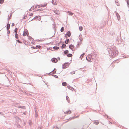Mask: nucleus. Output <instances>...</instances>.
<instances>
[{
  "mask_svg": "<svg viewBox=\"0 0 129 129\" xmlns=\"http://www.w3.org/2000/svg\"><path fill=\"white\" fill-rule=\"evenodd\" d=\"M39 18V20H41V18L39 16H36V17H35L34 18V19H37V18Z\"/></svg>",
  "mask_w": 129,
  "mask_h": 129,
  "instance_id": "12",
  "label": "nucleus"
},
{
  "mask_svg": "<svg viewBox=\"0 0 129 129\" xmlns=\"http://www.w3.org/2000/svg\"><path fill=\"white\" fill-rule=\"evenodd\" d=\"M14 25H15V24L14 23H12V26H14Z\"/></svg>",
  "mask_w": 129,
  "mask_h": 129,
  "instance_id": "34",
  "label": "nucleus"
},
{
  "mask_svg": "<svg viewBox=\"0 0 129 129\" xmlns=\"http://www.w3.org/2000/svg\"><path fill=\"white\" fill-rule=\"evenodd\" d=\"M64 30V28L63 27H62L60 31L61 32L63 31Z\"/></svg>",
  "mask_w": 129,
  "mask_h": 129,
  "instance_id": "20",
  "label": "nucleus"
},
{
  "mask_svg": "<svg viewBox=\"0 0 129 129\" xmlns=\"http://www.w3.org/2000/svg\"><path fill=\"white\" fill-rule=\"evenodd\" d=\"M66 46V45L65 44H63L61 48L62 49H63Z\"/></svg>",
  "mask_w": 129,
  "mask_h": 129,
  "instance_id": "16",
  "label": "nucleus"
},
{
  "mask_svg": "<svg viewBox=\"0 0 129 129\" xmlns=\"http://www.w3.org/2000/svg\"><path fill=\"white\" fill-rule=\"evenodd\" d=\"M68 13L69 15H72L73 14V13L70 11H68Z\"/></svg>",
  "mask_w": 129,
  "mask_h": 129,
  "instance_id": "18",
  "label": "nucleus"
},
{
  "mask_svg": "<svg viewBox=\"0 0 129 129\" xmlns=\"http://www.w3.org/2000/svg\"><path fill=\"white\" fill-rule=\"evenodd\" d=\"M1 12H0V14H1Z\"/></svg>",
  "mask_w": 129,
  "mask_h": 129,
  "instance_id": "38",
  "label": "nucleus"
},
{
  "mask_svg": "<svg viewBox=\"0 0 129 129\" xmlns=\"http://www.w3.org/2000/svg\"><path fill=\"white\" fill-rule=\"evenodd\" d=\"M53 72L54 73H54H55V71H53Z\"/></svg>",
  "mask_w": 129,
  "mask_h": 129,
  "instance_id": "36",
  "label": "nucleus"
},
{
  "mask_svg": "<svg viewBox=\"0 0 129 129\" xmlns=\"http://www.w3.org/2000/svg\"><path fill=\"white\" fill-rule=\"evenodd\" d=\"M84 53H83L82 54L81 56H84Z\"/></svg>",
  "mask_w": 129,
  "mask_h": 129,
  "instance_id": "32",
  "label": "nucleus"
},
{
  "mask_svg": "<svg viewBox=\"0 0 129 129\" xmlns=\"http://www.w3.org/2000/svg\"><path fill=\"white\" fill-rule=\"evenodd\" d=\"M62 85L64 86H66L67 84L66 82H63L62 83Z\"/></svg>",
  "mask_w": 129,
  "mask_h": 129,
  "instance_id": "14",
  "label": "nucleus"
},
{
  "mask_svg": "<svg viewBox=\"0 0 129 129\" xmlns=\"http://www.w3.org/2000/svg\"><path fill=\"white\" fill-rule=\"evenodd\" d=\"M69 66V63H64L63 66V68L65 69L68 67Z\"/></svg>",
  "mask_w": 129,
  "mask_h": 129,
  "instance_id": "2",
  "label": "nucleus"
},
{
  "mask_svg": "<svg viewBox=\"0 0 129 129\" xmlns=\"http://www.w3.org/2000/svg\"><path fill=\"white\" fill-rule=\"evenodd\" d=\"M79 39L81 41H82L83 39L82 38V36L81 35H79Z\"/></svg>",
  "mask_w": 129,
  "mask_h": 129,
  "instance_id": "8",
  "label": "nucleus"
},
{
  "mask_svg": "<svg viewBox=\"0 0 129 129\" xmlns=\"http://www.w3.org/2000/svg\"><path fill=\"white\" fill-rule=\"evenodd\" d=\"M47 4L46 3H45L44 5H41V7H44L46 6L47 5Z\"/></svg>",
  "mask_w": 129,
  "mask_h": 129,
  "instance_id": "21",
  "label": "nucleus"
},
{
  "mask_svg": "<svg viewBox=\"0 0 129 129\" xmlns=\"http://www.w3.org/2000/svg\"><path fill=\"white\" fill-rule=\"evenodd\" d=\"M33 48H34V49H36V48H36V47H33Z\"/></svg>",
  "mask_w": 129,
  "mask_h": 129,
  "instance_id": "35",
  "label": "nucleus"
},
{
  "mask_svg": "<svg viewBox=\"0 0 129 129\" xmlns=\"http://www.w3.org/2000/svg\"><path fill=\"white\" fill-rule=\"evenodd\" d=\"M33 15V14L32 13H30V15H29L30 16H32Z\"/></svg>",
  "mask_w": 129,
  "mask_h": 129,
  "instance_id": "33",
  "label": "nucleus"
},
{
  "mask_svg": "<svg viewBox=\"0 0 129 129\" xmlns=\"http://www.w3.org/2000/svg\"><path fill=\"white\" fill-rule=\"evenodd\" d=\"M68 52H69L68 51V50H66L65 51H64V53L65 54L68 53Z\"/></svg>",
  "mask_w": 129,
  "mask_h": 129,
  "instance_id": "26",
  "label": "nucleus"
},
{
  "mask_svg": "<svg viewBox=\"0 0 129 129\" xmlns=\"http://www.w3.org/2000/svg\"><path fill=\"white\" fill-rule=\"evenodd\" d=\"M69 39H67L65 41V43L66 44H68L69 42Z\"/></svg>",
  "mask_w": 129,
  "mask_h": 129,
  "instance_id": "17",
  "label": "nucleus"
},
{
  "mask_svg": "<svg viewBox=\"0 0 129 129\" xmlns=\"http://www.w3.org/2000/svg\"><path fill=\"white\" fill-rule=\"evenodd\" d=\"M52 3L54 5H56L57 4V3L56 1H55V2L54 1H52Z\"/></svg>",
  "mask_w": 129,
  "mask_h": 129,
  "instance_id": "10",
  "label": "nucleus"
},
{
  "mask_svg": "<svg viewBox=\"0 0 129 129\" xmlns=\"http://www.w3.org/2000/svg\"><path fill=\"white\" fill-rule=\"evenodd\" d=\"M66 99L67 100V101L69 102V101L68 100V99L69 100V98L68 96H67L66 97Z\"/></svg>",
  "mask_w": 129,
  "mask_h": 129,
  "instance_id": "30",
  "label": "nucleus"
},
{
  "mask_svg": "<svg viewBox=\"0 0 129 129\" xmlns=\"http://www.w3.org/2000/svg\"><path fill=\"white\" fill-rule=\"evenodd\" d=\"M53 48L54 50H58L59 49V47H58L54 46L53 47Z\"/></svg>",
  "mask_w": 129,
  "mask_h": 129,
  "instance_id": "13",
  "label": "nucleus"
},
{
  "mask_svg": "<svg viewBox=\"0 0 129 129\" xmlns=\"http://www.w3.org/2000/svg\"><path fill=\"white\" fill-rule=\"evenodd\" d=\"M52 61L56 63L57 61V60L55 58H53L51 59Z\"/></svg>",
  "mask_w": 129,
  "mask_h": 129,
  "instance_id": "3",
  "label": "nucleus"
},
{
  "mask_svg": "<svg viewBox=\"0 0 129 129\" xmlns=\"http://www.w3.org/2000/svg\"><path fill=\"white\" fill-rule=\"evenodd\" d=\"M69 47L70 49H71L72 50H73L74 49V46L72 44L70 45H69Z\"/></svg>",
  "mask_w": 129,
  "mask_h": 129,
  "instance_id": "6",
  "label": "nucleus"
},
{
  "mask_svg": "<svg viewBox=\"0 0 129 129\" xmlns=\"http://www.w3.org/2000/svg\"><path fill=\"white\" fill-rule=\"evenodd\" d=\"M4 1V0H0V4H2Z\"/></svg>",
  "mask_w": 129,
  "mask_h": 129,
  "instance_id": "25",
  "label": "nucleus"
},
{
  "mask_svg": "<svg viewBox=\"0 0 129 129\" xmlns=\"http://www.w3.org/2000/svg\"><path fill=\"white\" fill-rule=\"evenodd\" d=\"M37 48H39V49H41V46H36Z\"/></svg>",
  "mask_w": 129,
  "mask_h": 129,
  "instance_id": "24",
  "label": "nucleus"
},
{
  "mask_svg": "<svg viewBox=\"0 0 129 129\" xmlns=\"http://www.w3.org/2000/svg\"><path fill=\"white\" fill-rule=\"evenodd\" d=\"M28 31L26 29H24L23 34V36H28Z\"/></svg>",
  "mask_w": 129,
  "mask_h": 129,
  "instance_id": "1",
  "label": "nucleus"
},
{
  "mask_svg": "<svg viewBox=\"0 0 129 129\" xmlns=\"http://www.w3.org/2000/svg\"><path fill=\"white\" fill-rule=\"evenodd\" d=\"M15 37L16 39H18V34L17 33H16L15 35Z\"/></svg>",
  "mask_w": 129,
  "mask_h": 129,
  "instance_id": "22",
  "label": "nucleus"
},
{
  "mask_svg": "<svg viewBox=\"0 0 129 129\" xmlns=\"http://www.w3.org/2000/svg\"><path fill=\"white\" fill-rule=\"evenodd\" d=\"M40 6L38 5H36L35 7L36 8H39Z\"/></svg>",
  "mask_w": 129,
  "mask_h": 129,
  "instance_id": "28",
  "label": "nucleus"
},
{
  "mask_svg": "<svg viewBox=\"0 0 129 129\" xmlns=\"http://www.w3.org/2000/svg\"><path fill=\"white\" fill-rule=\"evenodd\" d=\"M72 56V55L71 54H69L67 56Z\"/></svg>",
  "mask_w": 129,
  "mask_h": 129,
  "instance_id": "27",
  "label": "nucleus"
},
{
  "mask_svg": "<svg viewBox=\"0 0 129 129\" xmlns=\"http://www.w3.org/2000/svg\"><path fill=\"white\" fill-rule=\"evenodd\" d=\"M17 41L19 43H22L21 42V41H19V40H18Z\"/></svg>",
  "mask_w": 129,
  "mask_h": 129,
  "instance_id": "31",
  "label": "nucleus"
},
{
  "mask_svg": "<svg viewBox=\"0 0 129 129\" xmlns=\"http://www.w3.org/2000/svg\"><path fill=\"white\" fill-rule=\"evenodd\" d=\"M70 73L72 74H75V72L74 71H72L70 72Z\"/></svg>",
  "mask_w": 129,
  "mask_h": 129,
  "instance_id": "23",
  "label": "nucleus"
},
{
  "mask_svg": "<svg viewBox=\"0 0 129 129\" xmlns=\"http://www.w3.org/2000/svg\"><path fill=\"white\" fill-rule=\"evenodd\" d=\"M28 39L29 40L31 41H32L33 40V39L30 37H28Z\"/></svg>",
  "mask_w": 129,
  "mask_h": 129,
  "instance_id": "15",
  "label": "nucleus"
},
{
  "mask_svg": "<svg viewBox=\"0 0 129 129\" xmlns=\"http://www.w3.org/2000/svg\"><path fill=\"white\" fill-rule=\"evenodd\" d=\"M71 35V33L70 31H68L67 33V34H66L65 37L66 38H67V36H68V37H70Z\"/></svg>",
  "mask_w": 129,
  "mask_h": 129,
  "instance_id": "4",
  "label": "nucleus"
},
{
  "mask_svg": "<svg viewBox=\"0 0 129 129\" xmlns=\"http://www.w3.org/2000/svg\"><path fill=\"white\" fill-rule=\"evenodd\" d=\"M87 60L89 62H91L92 59V57H86Z\"/></svg>",
  "mask_w": 129,
  "mask_h": 129,
  "instance_id": "5",
  "label": "nucleus"
},
{
  "mask_svg": "<svg viewBox=\"0 0 129 129\" xmlns=\"http://www.w3.org/2000/svg\"><path fill=\"white\" fill-rule=\"evenodd\" d=\"M54 12L56 14L58 15L59 14V11L57 10H55L54 11Z\"/></svg>",
  "mask_w": 129,
  "mask_h": 129,
  "instance_id": "9",
  "label": "nucleus"
},
{
  "mask_svg": "<svg viewBox=\"0 0 129 129\" xmlns=\"http://www.w3.org/2000/svg\"><path fill=\"white\" fill-rule=\"evenodd\" d=\"M83 29V28L82 26H80L79 27V29L80 31H81Z\"/></svg>",
  "mask_w": 129,
  "mask_h": 129,
  "instance_id": "19",
  "label": "nucleus"
},
{
  "mask_svg": "<svg viewBox=\"0 0 129 129\" xmlns=\"http://www.w3.org/2000/svg\"><path fill=\"white\" fill-rule=\"evenodd\" d=\"M7 30H8L10 28V24H7Z\"/></svg>",
  "mask_w": 129,
  "mask_h": 129,
  "instance_id": "11",
  "label": "nucleus"
},
{
  "mask_svg": "<svg viewBox=\"0 0 129 129\" xmlns=\"http://www.w3.org/2000/svg\"><path fill=\"white\" fill-rule=\"evenodd\" d=\"M38 11H41V10L40 9H39L38 10Z\"/></svg>",
  "mask_w": 129,
  "mask_h": 129,
  "instance_id": "37",
  "label": "nucleus"
},
{
  "mask_svg": "<svg viewBox=\"0 0 129 129\" xmlns=\"http://www.w3.org/2000/svg\"><path fill=\"white\" fill-rule=\"evenodd\" d=\"M71 111L70 110L68 111L65 112H64L65 114H70L71 113Z\"/></svg>",
  "mask_w": 129,
  "mask_h": 129,
  "instance_id": "7",
  "label": "nucleus"
},
{
  "mask_svg": "<svg viewBox=\"0 0 129 129\" xmlns=\"http://www.w3.org/2000/svg\"><path fill=\"white\" fill-rule=\"evenodd\" d=\"M17 28H16L15 30V32L16 33H17Z\"/></svg>",
  "mask_w": 129,
  "mask_h": 129,
  "instance_id": "29",
  "label": "nucleus"
},
{
  "mask_svg": "<svg viewBox=\"0 0 129 129\" xmlns=\"http://www.w3.org/2000/svg\"><path fill=\"white\" fill-rule=\"evenodd\" d=\"M32 44H34V43H32Z\"/></svg>",
  "mask_w": 129,
  "mask_h": 129,
  "instance_id": "39",
  "label": "nucleus"
},
{
  "mask_svg": "<svg viewBox=\"0 0 129 129\" xmlns=\"http://www.w3.org/2000/svg\"><path fill=\"white\" fill-rule=\"evenodd\" d=\"M118 20H119V19L118 18Z\"/></svg>",
  "mask_w": 129,
  "mask_h": 129,
  "instance_id": "40",
  "label": "nucleus"
}]
</instances>
